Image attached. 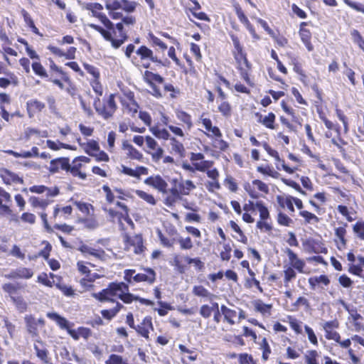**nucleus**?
<instances>
[{"instance_id": "f257e3e1", "label": "nucleus", "mask_w": 364, "mask_h": 364, "mask_svg": "<svg viewBox=\"0 0 364 364\" xmlns=\"http://www.w3.org/2000/svg\"><path fill=\"white\" fill-rule=\"evenodd\" d=\"M92 297L100 302L117 303V299H120L124 303L130 304L133 301H139L140 303L146 306H152L154 302L146 299H140L129 293L127 284L120 283H111L107 288L98 293H93Z\"/></svg>"}, {"instance_id": "f03ea898", "label": "nucleus", "mask_w": 364, "mask_h": 364, "mask_svg": "<svg viewBox=\"0 0 364 364\" xmlns=\"http://www.w3.org/2000/svg\"><path fill=\"white\" fill-rule=\"evenodd\" d=\"M89 26L100 33L105 40L110 41L112 46L114 48H119L127 38V33L124 31V24L122 22L116 24V28L119 31V35L117 36L118 38L117 39L113 38L109 31H107L97 25L90 23Z\"/></svg>"}, {"instance_id": "7ed1b4c3", "label": "nucleus", "mask_w": 364, "mask_h": 364, "mask_svg": "<svg viewBox=\"0 0 364 364\" xmlns=\"http://www.w3.org/2000/svg\"><path fill=\"white\" fill-rule=\"evenodd\" d=\"M90 162V159L87 156H77L73 160L71 164H70L69 172H70L74 176H77L84 180L87 177L85 171L87 166Z\"/></svg>"}, {"instance_id": "20e7f679", "label": "nucleus", "mask_w": 364, "mask_h": 364, "mask_svg": "<svg viewBox=\"0 0 364 364\" xmlns=\"http://www.w3.org/2000/svg\"><path fill=\"white\" fill-rule=\"evenodd\" d=\"M26 328L28 333L39 343L42 342L37 338H39V331L45 326V321L43 318L36 319L32 315H26L24 317Z\"/></svg>"}, {"instance_id": "39448f33", "label": "nucleus", "mask_w": 364, "mask_h": 364, "mask_svg": "<svg viewBox=\"0 0 364 364\" xmlns=\"http://www.w3.org/2000/svg\"><path fill=\"white\" fill-rule=\"evenodd\" d=\"M93 105L96 112L105 119L111 117L117 109L114 95L109 96L105 106L100 105L99 97L94 101Z\"/></svg>"}, {"instance_id": "423d86ee", "label": "nucleus", "mask_w": 364, "mask_h": 364, "mask_svg": "<svg viewBox=\"0 0 364 364\" xmlns=\"http://www.w3.org/2000/svg\"><path fill=\"white\" fill-rule=\"evenodd\" d=\"M124 240V249L129 252L136 255L142 254L145 250L143 244V239L139 235L132 236L126 235Z\"/></svg>"}, {"instance_id": "0eeeda50", "label": "nucleus", "mask_w": 364, "mask_h": 364, "mask_svg": "<svg viewBox=\"0 0 364 364\" xmlns=\"http://www.w3.org/2000/svg\"><path fill=\"white\" fill-rule=\"evenodd\" d=\"M110 220L113 223H117L122 230H125L127 226L134 228V223L129 215V213L118 212L113 209H105Z\"/></svg>"}, {"instance_id": "6e6552de", "label": "nucleus", "mask_w": 364, "mask_h": 364, "mask_svg": "<svg viewBox=\"0 0 364 364\" xmlns=\"http://www.w3.org/2000/svg\"><path fill=\"white\" fill-rule=\"evenodd\" d=\"M145 152L151 155V159L154 162H159L162 158L164 151L157 142V141L151 136H146V145L144 148Z\"/></svg>"}, {"instance_id": "1a4fd4ad", "label": "nucleus", "mask_w": 364, "mask_h": 364, "mask_svg": "<svg viewBox=\"0 0 364 364\" xmlns=\"http://www.w3.org/2000/svg\"><path fill=\"white\" fill-rule=\"evenodd\" d=\"M144 79L150 86L151 94L156 97H161L162 94L156 84H163L164 78L158 74L150 71H145L144 74Z\"/></svg>"}, {"instance_id": "9d476101", "label": "nucleus", "mask_w": 364, "mask_h": 364, "mask_svg": "<svg viewBox=\"0 0 364 364\" xmlns=\"http://www.w3.org/2000/svg\"><path fill=\"white\" fill-rule=\"evenodd\" d=\"M244 188L253 198H259L260 196L259 192L267 194L269 191L268 186L258 179L253 180L252 183H245Z\"/></svg>"}, {"instance_id": "9b49d317", "label": "nucleus", "mask_w": 364, "mask_h": 364, "mask_svg": "<svg viewBox=\"0 0 364 364\" xmlns=\"http://www.w3.org/2000/svg\"><path fill=\"white\" fill-rule=\"evenodd\" d=\"M83 8L92 12V16L98 18L104 26L109 30L114 29L113 23L104 14L99 13V11L102 9V6L98 3H87L83 4Z\"/></svg>"}, {"instance_id": "f8f14e48", "label": "nucleus", "mask_w": 364, "mask_h": 364, "mask_svg": "<svg viewBox=\"0 0 364 364\" xmlns=\"http://www.w3.org/2000/svg\"><path fill=\"white\" fill-rule=\"evenodd\" d=\"M124 111L134 117L138 112L139 105L134 99V93L128 92L121 97Z\"/></svg>"}, {"instance_id": "ddd939ff", "label": "nucleus", "mask_w": 364, "mask_h": 364, "mask_svg": "<svg viewBox=\"0 0 364 364\" xmlns=\"http://www.w3.org/2000/svg\"><path fill=\"white\" fill-rule=\"evenodd\" d=\"M234 45V56L238 64V68H248V63L245 54L243 53L242 47L240 43L238 38L234 35L231 36Z\"/></svg>"}, {"instance_id": "4468645a", "label": "nucleus", "mask_w": 364, "mask_h": 364, "mask_svg": "<svg viewBox=\"0 0 364 364\" xmlns=\"http://www.w3.org/2000/svg\"><path fill=\"white\" fill-rule=\"evenodd\" d=\"M198 124H202L205 129L204 133L210 138H221L222 133L219 128L213 126L212 121L209 118L204 117L203 115L200 117L198 120Z\"/></svg>"}, {"instance_id": "2eb2a0df", "label": "nucleus", "mask_w": 364, "mask_h": 364, "mask_svg": "<svg viewBox=\"0 0 364 364\" xmlns=\"http://www.w3.org/2000/svg\"><path fill=\"white\" fill-rule=\"evenodd\" d=\"M190 160L198 171L205 172L213 166V161L204 160V155L200 153H191Z\"/></svg>"}, {"instance_id": "dca6fc26", "label": "nucleus", "mask_w": 364, "mask_h": 364, "mask_svg": "<svg viewBox=\"0 0 364 364\" xmlns=\"http://www.w3.org/2000/svg\"><path fill=\"white\" fill-rule=\"evenodd\" d=\"M287 255L290 267L297 270L299 273L307 274L309 272L306 269L305 262L299 258L296 254H295L291 250L287 249L286 250Z\"/></svg>"}, {"instance_id": "f3484780", "label": "nucleus", "mask_w": 364, "mask_h": 364, "mask_svg": "<svg viewBox=\"0 0 364 364\" xmlns=\"http://www.w3.org/2000/svg\"><path fill=\"white\" fill-rule=\"evenodd\" d=\"M144 183L162 193H167L168 183L160 176H152L144 180Z\"/></svg>"}, {"instance_id": "a211bd4d", "label": "nucleus", "mask_w": 364, "mask_h": 364, "mask_svg": "<svg viewBox=\"0 0 364 364\" xmlns=\"http://www.w3.org/2000/svg\"><path fill=\"white\" fill-rule=\"evenodd\" d=\"M0 177L6 185L23 184V180L16 173L6 169H0Z\"/></svg>"}, {"instance_id": "6ab92c4d", "label": "nucleus", "mask_w": 364, "mask_h": 364, "mask_svg": "<svg viewBox=\"0 0 364 364\" xmlns=\"http://www.w3.org/2000/svg\"><path fill=\"white\" fill-rule=\"evenodd\" d=\"M156 272L151 268H144L142 272L135 274L133 277V280L136 282H146L152 284L156 279Z\"/></svg>"}, {"instance_id": "aec40b11", "label": "nucleus", "mask_w": 364, "mask_h": 364, "mask_svg": "<svg viewBox=\"0 0 364 364\" xmlns=\"http://www.w3.org/2000/svg\"><path fill=\"white\" fill-rule=\"evenodd\" d=\"M70 163L68 158H58L50 162L48 170L50 173H54L60 170L69 171Z\"/></svg>"}, {"instance_id": "412c9836", "label": "nucleus", "mask_w": 364, "mask_h": 364, "mask_svg": "<svg viewBox=\"0 0 364 364\" xmlns=\"http://www.w3.org/2000/svg\"><path fill=\"white\" fill-rule=\"evenodd\" d=\"M171 182L174 185H178L181 196H188L191 191L196 188V186L191 180H184L181 178L178 181L177 178H173Z\"/></svg>"}, {"instance_id": "4be33fe9", "label": "nucleus", "mask_w": 364, "mask_h": 364, "mask_svg": "<svg viewBox=\"0 0 364 364\" xmlns=\"http://www.w3.org/2000/svg\"><path fill=\"white\" fill-rule=\"evenodd\" d=\"M31 193L41 194L46 193L48 198L55 197L59 194V189L57 187L48 188L43 185L33 186L29 188Z\"/></svg>"}, {"instance_id": "5701e85b", "label": "nucleus", "mask_w": 364, "mask_h": 364, "mask_svg": "<svg viewBox=\"0 0 364 364\" xmlns=\"http://www.w3.org/2000/svg\"><path fill=\"white\" fill-rule=\"evenodd\" d=\"M78 250L80 251L84 255H90L95 257L97 259L105 261L107 259V255L105 251L102 250H96L92 247H90L87 245H82L79 247Z\"/></svg>"}, {"instance_id": "b1692460", "label": "nucleus", "mask_w": 364, "mask_h": 364, "mask_svg": "<svg viewBox=\"0 0 364 364\" xmlns=\"http://www.w3.org/2000/svg\"><path fill=\"white\" fill-rule=\"evenodd\" d=\"M122 149L131 159H135L139 161H142L144 158L142 153L129 144L128 141L125 140L122 142Z\"/></svg>"}, {"instance_id": "393cba45", "label": "nucleus", "mask_w": 364, "mask_h": 364, "mask_svg": "<svg viewBox=\"0 0 364 364\" xmlns=\"http://www.w3.org/2000/svg\"><path fill=\"white\" fill-rule=\"evenodd\" d=\"M135 330L144 338L149 339V334L151 330H153V325L151 318L150 317H145L141 323L138 325Z\"/></svg>"}, {"instance_id": "a878e982", "label": "nucleus", "mask_w": 364, "mask_h": 364, "mask_svg": "<svg viewBox=\"0 0 364 364\" xmlns=\"http://www.w3.org/2000/svg\"><path fill=\"white\" fill-rule=\"evenodd\" d=\"M346 227H338L335 229V242L338 250H342L346 248L347 240L346 239Z\"/></svg>"}, {"instance_id": "bb28decb", "label": "nucleus", "mask_w": 364, "mask_h": 364, "mask_svg": "<svg viewBox=\"0 0 364 364\" xmlns=\"http://www.w3.org/2000/svg\"><path fill=\"white\" fill-rule=\"evenodd\" d=\"M46 316L48 318L55 321L60 328L65 329L68 332L69 330H71L69 321L58 314L55 312H48Z\"/></svg>"}, {"instance_id": "cd10ccee", "label": "nucleus", "mask_w": 364, "mask_h": 364, "mask_svg": "<svg viewBox=\"0 0 364 364\" xmlns=\"http://www.w3.org/2000/svg\"><path fill=\"white\" fill-rule=\"evenodd\" d=\"M136 53L141 60L149 59L152 62L161 63V60L154 55L153 51L146 46H142L136 50Z\"/></svg>"}, {"instance_id": "c85d7f7f", "label": "nucleus", "mask_w": 364, "mask_h": 364, "mask_svg": "<svg viewBox=\"0 0 364 364\" xmlns=\"http://www.w3.org/2000/svg\"><path fill=\"white\" fill-rule=\"evenodd\" d=\"M33 272L32 269L26 267H20L15 271L11 272L6 276L9 279L21 278V279H30L33 277Z\"/></svg>"}, {"instance_id": "c756f323", "label": "nucleus", "mask_w": 364, "mask_h": 364, "mask_svg": "<svg viewBox=\"0 0 364 364\" xmlns=\"http://www.w3.org/2000/svg\"><path fill=\"white\" fill-rule=\"evenodd\" d=\"M220 257L223 261H228L231 257L232 247L229 243L219 242L217 245Z\"/></svg>"}, {"instance_id": "7c9ffc66", "label": "nucleus", "mask_w": 364, "mask_h": 364, "mask_svg": "<svg viewBox=\"0 0 364 364\" xmlns=\"http://www.w3.org/2000/svg\"><path fill=\"white\" fill-rule=\"evenodd\" d=\"M304 26H306V23H304V22L301 23L299 35H300L302 42L306 46L307 50L309 51H312L314 49V47H313L312 44L311 43V32L308 29L304 28Z\"/></svg>"}, {"instance_id": "2f4dec72", "label": "nucleus", "mask_w": 364, "mask_h": 364, "mask_svg": "<svg viewBox=\"0 0 364 364\" xmlns=\"http://www.w3.org/2000/svg\"><path fill=\"white\" fill-rule=\"evenodd\" d=\"M168 146L171 154L179 156H183L185 149L183 144L179 140L176 139L175 137H172L169 140Z\"/></svg>"}, {"instance_id": "473e14b6", "label": "nucleus", "mask_w": 364, "mask_h": 364, "mask_svg": "<svg viewBox=\"0 0 364 364\" xmlns=\"http://www.w3.org/2000/svg\"><path fill=\"white\" fill-rule=\"evenodd\" d=\"M149 131L159 139L170 140L172 138L168 129L161 128L158 125L150 127Z\"/></svg>"}, {"instance_id": "72a5a7b5", "label": "nucleus", "mask_w": 364, "mask_h": 364, "mask_svg": "<svg viewBox=\"0 0 364 364\" xmlns=\"http://www.w3.org/2000/svg\"><path fill=\"white\" fill-rule=\"evenodd\" d=\"M45 107V105L37 100H31L27 102V110L29 117H33L36 113L40 112Z\"/></svg>"}, {"instance_id": "f704fd0d", "label": "nucleus", "mask_w": 364, "mask_h": 364, "mask_svg": "<svg viewBox=\"0 0 364 364\" xmlns=\"http://www.w3.org/2000/svg\"><path fill=\"white\" fill-rule=\"evenodd\" d=\"M277 200L282 208H287L290 212H294L293 196L289 195L278 196Z\"/></svg>"}, {"instance_id": "c9c22d12", "label": "nucleus", "mask_w": 364, "mask_h": 364, "mask_svg": "<svg viewBox=\"0 0 364 364\" xmlns=\"http://www.w3.org/2000/svg\"><path fill=\"white\" fill-rule=\"evenodd\" d=\"M24 134L27 139H30L33 136L36 139L46 138L48 136V132L47 130H40L32 127L26 128L25 129Z\"/></svg>"}, {"instance_id": "e433bc0d", "label": "nucleus", "mask_w": 364, "mask_h": 364, "mask_svg": "<svg viewBox=\"0 0 364 364\" xmlns=\"http://www.w3.org/2000/svg\"><path fill=\"white\" fill-rule=\"evenodd\" d=\"M81 148L86 154L91 156L95 155V153L100 149L98 142L93 139L87 140L85 144L81 145Z\"/></svg>"}, {"instance_id": "4c0bfd02", "label": "nucleus", "mask_w": 364, "mask_h": 364, "mask_svg": "<svg viewBox=\"0 0 364 364\" xmlns=\"http://www.w3.org/2000/svg\"><path fill=\"white\" fill-rule=\"evenodd\" d=\"M15 308L20 313H23L27 311L28 307V302L25 300V299L21 295L12 296V299H11Z\"/></svg>"}, {"instance_id": "58836bf2", "label": "nucleus", "mask_w": 364, "mask_h": 364, "mask_svg": "<svg viewBox=\"0 0 364 364\" xmlns=\"http://www.w3.org/2000/svg\"><path fill=\"white\" fill-rule=\"evenodd\" d=\"M264 149L265 150L268 152V154L272 156L273 158H274L277 161L280 162L281 163V166L282 167V168L287 173H293L296 168H291V167H289L288 166H287L284 163V161L281 160V159L279 158V153L274 150V149H272L268 145L265 144L264 145Z\"/></svg>"}, {"instance_id": "ea45409f", "label": "nucleus", "mask_w": 364, "mask_h": 364, "mask_svg": "<svg viewBox=\"0 0 364 364\" xmlns=\"http://www.w3.org/2000/svg\"><path fill=\"white\" fill-rule=\"evenodd\" d=\"M68 334L74 340H78L80 337L87 338L90 336V330L87 328L80 327L77 330H69Z\"/></svg>"}, {"instance_id": "a19ab883", "label": "nucleus", "mask_w": 364, "mask_h": 364, "mask_svg": "<svg viewBox=\"0 0 364 364\" xmlns=\"http://www.w3.org/2000/svg\"><path fill=\"white\" fill-rule=\"evenodd\" d=\"M275 114L272 112H269L267 115L262 116L259 115V122L262 124L264 127L268 129H274V122H275Z\"/></svg>"}, {"instance_id": "79ce46f5", "label": "nucleus", "mask_w": 364, "mask_h": 364, "mask_svg": "<svg viewBox=\"0 0 364 364\" xmlns=\"http://www.w3.org/2000/svg\"><path fill=\"white\" fill-rule=\"evenodd\" d=\"M221 312L224 316L225 320L230 323V325H233L235 321L234 318L237 316V314L236 311L233 309H230L225 306V305H223L220 308Z\"/></svg>"}, {"instance_id": "37998d69", "label": "nucleus", "mask_w": 364, "mask_h": 364, "mask_svg": "<svg viewBox=\"0 0 364 364\" xmlns=\"http://www.w3.org/2000/svg\"><path fill=\"white\" fill-rule=\"evenodd\" d=\"M29 202L33 208H41L45 209L52 200L47 197L46 199L32 196L29 198Z\"/></svg>"}, {"instance_id": "c03bdc74", "label": "nucleus", "mask_w": 364, "mask_h": 364, "mask_svg": "<svg viewBox=\"0 0 364 364\" xmlns=\"http://www.w3.org/2000/svg\"><path fill=\"white\" fill-rule=\"evenodd\" d=\"M122 307V305L119 302H117L114 308L109 310H102L101 311L102 316L108 320H111L117 315Z\"/></svg>"}, {"instance_id": "a18cd8bd", "label": "nucleus", "mask_w": 364, "mask_h": 364, "mask_svg": "<svg viewBox=\"0 0 364 364\" xmlns=\"http://www.w3.org/2000/svg\"><path fill=\"white\" fill-rule=\"evenodd\" d=\"M176 114L178 119L185 124L188 129H190L192 127L193 123L191 115L183 111H177Z\"/></svg>"}, {"instance_id": "49530a36", "label": "nucleus", "mask_w": 364, "mask_h": 364, "mask_svg": "<svg viewBox=\"0 0 364 364\" xmlns=\"http://www.w3.org/2000/svg\"><path fill=\"white\" fill-rule=\"evenodd\" d=\"M254 306L255 309L260 312L261 314L265 315V314H269L270 310L272 309L271 304H266L263 303L261 300H257L254 302Z\"/></svg>"}, {"instance_id": "de8ad7c7", "label": "nucleus", "mask_w": 364, "mask_h": 364, "mask_svg": "<svg viewBox=\"0 0 364 364\" xmlns=\"http://www.w3.org/2000/svg\"><path fill=\"white\" fill-rule=\"evenodd\" d=\"M136 194L142 200L146 201L147 203L151 205H154L156 203V200L154 198V196L149 194L144 191L136 190L135 191Z\"/></svg>"}, {"instance_id": "09e8293b", "label": "nucleus", "mask_w": 364, "mask_h": 364, "mask_svg": "<svg viewBox=\"0 0 364 364\" xmlns=\"http://www.w3.org/2000/svg\"><path fill=\"white\" fill-rule=\"evenodd\" d=\"M34 349L36 353L37 357L44 363H49L48 352L45 348H41L38 345H34Z\"/></svg>"}, {"instance_id": "8fccbe9b", "label": "nucleus", "mask_w": 364, "mask_h": 364, "mask_svg": "<svg viewBox=\"0 0 364 364\" xmlns=\"http://www.w3.org/2000/svg\"><path fill=\"white\" fill-rule=\"evenodd\" d=\"M350 36L353 43L357 44L358 47L364 52V38L360 33L355 29L350 31Z\"/></svg>"}, {"instance_id": "3c124183", "label": "nucleus", "mask_w": 364, "mask_h": 364, "mask_svg": "<svg viewBox=\"0 0 364 364\" xmlns=\"http://www.w3.org/2000/svg\"><path fill=\"white\" fill-rule=\"evenodd\" d=\"M193 293L198 296L208 297L210 299L214 296L203 286H195L193 289Z\"/></svg>"}, {"instance_id": "603ef678", "label": "nucleus", "mask_w": 364, "mask_h": 364, "mask_svg": "<svg viewBox=\"0 0 364 364\" xmlns=\"http://www.w3.org/2000/svg\"><path fill=\"white\" fill-rule=\"evenodd\" d=\"M2 289L4 292L8 294L10 299H12V296H17L16 292L18 289V287L15 284L6 283L2 285Z\"/></svg>"}, {"instance_id": "864d4df0", "label": "nucleus", "mask_w": 364, "mask_h": 364, "mask_svg": "<svg viewBox=\"0 0 364 364\" xmlns=\"http://www.w3.org/2000/svg\"><path fill=\"white\" fill-rule=\"evenodd\" d=\"M318 354L316 350H308L304 355L306 364H318L317 358Z\"/></svg>"}, {"instance_id": "5fc2aeb1", "label": "nucleus", "mask_w": 364, "mask_h": 364, "mask_svg": "<svg viewBox=\"0 0 364 364\" xmlns=\"http://www.w3.org/2000/svg\"><path fill=\"white\" fill-rule=\"evenodd\" d=\"M32 69L35 74L37 75L47 78L48 77V75L46 70V69L43 68V66L38 62H33L32 63Z\"/></svg>"}, {"instance_id": "6e6d98bb", "label": "nucleus", "mask_w": 364, "mask_h": 364, "mask_svg": "<svg viewBox=\"0 0 364 364\" xmlns=\"http://www.w3.org/2000/svg\"><path fill=\"white\" fill-rule=\"evenodd\" d=\"M257 170L258 172L264 174V175H267V176H271L274 178H277L278 177V172H277L275 170H274L273 168L269 166H258L257 168Z\"/></svg>"}, {"instance_id": "4d7b16f0", "label": "nucleus", "mask_w": 364, "mask_h": 364, "mask_svg": "<svg viewBox=\"0 0 364 364\" xmlns=\"http://www.w3.org/2000/svg\"><path fill=\"white\" fill-rule=\"evenodd\" d=\"M89 265L94 267V265L91 263H87L84 261H78L77 262V269L80 274L88 277L89 274L90 273Z\"/></svg>"}, {"instance_id": "13d9d810", "label": "nucleus", "mask_w": 364, "mask_h": 364, "mask_svg": "<svg viewBox=\"0 0 364 364\" xmlns=\"http://www.w3.org/2000/svg\"><path fill=\"white\" fill-rule=\"evenodd\" d=\"M299 215L304 218L305 221L308 223H316L319 220L318 218L316 215L306 210L300 211Z\"/></svg>"}, {"instance_id": "bf43d9fd", "label": "nucleus", "mask_w": 364, "mask_h": 364, "mask_svg": "<svg viewBox=\"0 0 364 364\" xmlns=\"http://www.w3.org/2000/svg\"><path fill=\"white\" fill-rule=\"evenodd\" d=\"M353 230L360 240H364V222H357L353 225Z\"/></svg>"}, {"instance_id": "052dcab7", "label": "nucleus", "mask_w": 364, "mask_h": 364, "mask_svg": "<svg viewBox=\"0 0 364 364\" xmlns=\"http://www.w3.org/2000/svg\"><path fill=\"white\" fill-rule=\"evenodd\" d=\"M178 242L180 245V247L182 250H190L193 247V242L189 237H180L178 239Z\"/></svg>"}, {"instance_id": "680f3d73", "label": "nucleus", "mask_w": 364, "mask_h": 364, "mask_svg": "<svg viewBox=\"0 0 364 364\" xmlns=\"http://www.w3.org/2000/svg\"><path fill=\"white\" fill-rule=\"evenodd\" d=\"M75 205L82 213L91 215V211L92 210V206L91 205L80 201L75 202Z\"/></svg>"}, {"instance_id": "e2e57ef3", "label": "nucleus", "mask_w": 364, "mask_h": 364, "mask_svg": "<svg viewBox=\"0 0 364 364\" xmlns=\"http://www.w3.org/2000/svg\"><path fill=\"white\" fill-rule=\"evenodd\" d=\"M183 259L188 264H193L197 270H201L204 267L203 262L199 258L185 257Z\"/></svg>"}, {"instance_id": "0e129e2a", "label": "nucleus", "mask_w": 364, "mask_h": 364, "mask_svg": "<svg viewBox=\"0 0 364 364\" xmlns=\"http://www.w3.org/2000/svg\"><path fill=\"white\" fill-rule=\"evenodd\" d=\"M46 146L53 150V151H58L61 149H63L64 143H62L59 141H52L48 139L46 141Z\"/></svg>"}, {"instance_id": "69168bd1", "label": "nucleus", "mask_w": 364, "mask_h": 364, "mask_svg": "<svg viewBox=\"0 0 364 364\" xmlns=\"http://www.w3.org/2000/svg\"><path fill=\"white\" fill-rule=\"evenodd\" d=\"M277 220L280 225L287 227L293 224V220L286 214L282 213H279Z\"/></svg>"}, {"instance_id": "338daca9", "label": "nucleus", "mask_w": 364, "mask_h": 364, "mask_svg": "<svg viewBox=\"0 0 364 364\" xmlns=\"http://www.w3.org/2000/svg\"><path fill=\"white\" fill-rule=\"evenodd\" d=\"M289 323L291 328L296 333H301L302 331L301 322L299 321L294 318L289 317Z\"/></svg>"}, {"instance_id": "774afa93", "label": "nucleus", "mask_w": 364, "mask_h": 364, "mask_svg": "<svg viewBox=\"0 0 364 364\" xmlns=\"http://www.w3.org/2000/svg\"><path fill=\"white\" fill-rule=\"evenodd\" d=\"M149 41L154 46H159L161 49L166 50L167 48L166 45L162 42L159 38L154 36L152 33L149 34Z\"/></svg>"}]
</instances>
